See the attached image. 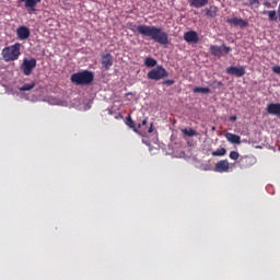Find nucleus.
I'll use <instances>...</instances> for the list:
<instances>
[{
	"label": "nucleus",
	"instance_id": "nucleus-1",
	"mask_svg": "<svg viewBox=\"0 0 280 280\" xmlns=\"http://www.w3.org/2000/svg\"><path fill=\"white\" fill-rule=\"evenodd\" d=\"M128 28L130 32L138 33L142 35V37L151 38V40L166 46L170 43L168 34L158 26H149V25H136L133 22L128 23Z\"/></svg>",
	"mask_w": 280,
	"mask_h": 280
},
{
	"label": "nucleus",
	"instance_id": "nucleus-2",
	"mask_svg": "<svg viewBox=\"0 0 280 280\" xmlns=\"http://www.w3.org/2000/svg\"><path fill=\"white\" fill-rule=\"evenodd\" d=\"M1 56H3V60L5 62H13L19 60L21 56V44L15 43L14 45L5 47L3 50H1Z\"/></svg>",
	"mask_w": 280,
	"mask_h": 280
},
{
	"label": "nucleus",
	"instance_id": "nucleus-3",
	"mask_svg": "<svg viewBox=\"0 0 280 280\" xmlns=\"http://www.w3.org/2000/svg\"><path fill=\"white\" fill-rule=\"evenodd\" d=\"M94 74L91 71L84 70L82 72H75L70 75V81L74 85H90L93 82Z\"/></svg>",
	"mask_w": 280,
	"mask_h": 280
},
{
	"label": "nucleus",
	"instance_id": "nucleus-4",
	"mask_svg": "<svg viewBox=\"0 0 280 280\" xmlns=\"http://www.w3.org/2000/svg\"><path fill=\"white\" fill-rule=\"evenodd\" d=\"M147 78L149 80L160 81L162 79L168 78V72L163 66H156L147 73Z\"/></svg>",
	"mask_w": 280,
	"mask_h": 280
},
{
	"label": "nucleus",
	"instance_id": "nucleus-5",
	"mask_svg": "<svg viewBox=\"0 0 280 280\" xmlns=\"http://www.w3.org/2000/svg\"><path fill=\"white\" fill-rule=\"evenodd\" d=\"M36 66H37L36 58H31V59L24 58L21 66V70L25 77H30L32 71L36 69Z\"/></svg>",
	"mask_w": 280,
	"mask_h": 280
},
{
	"label": "nucleus",
	"instance_id": "nucleus-6",
	"mask_svg": "<svg viewBox=\"0 0 280 280\" xmlns=\"http://www.w3.org/2000/svg\"><path fill=\"white\" fill-rule=\"evenodd\" d=\"M230 51H231V48L228 47L226 45H222V46L210 45L209 47V54L218 58H220L222 54L229 55Z\"/></svg>",
	"mask_w": 280,
	"mask_h": 280
},
{
	"label": "nucleus",
	"instance_id": "nucleus-7",
	"mask_svg": "<svg viewBox=\"0 0 280 280\" xmlns=\"http://www.w3.org/2000/svg\"><path fill=\"white\" fill-rule=\"evenodd\" d=\"M255 163H256V158L254 155H242L238 160V164L242 170H247L254 166Z\"/></svg>",
	"mask_w": 280,
	"mask_h": 280
},
{
	"label": "nucleus",
	"instance_id": "nucleus-8",
	"mask_svg": "<svg viewBox=\"0 0 280 280\" xmlns=\"http://www.w3.org/2000/svg\"><path fill=\"white\" fill-rule=\"evenodd\" d=\"M226 73L235 78H242L246 74V70L244 66H241V67L230 66L226 68Z\"/></svg>",
	"mask_w": 280,
	"mask_h": 280
},
{
	"label": "nucleus",
	"instance_id": "nucleus-9",
	"mask_svg": "<svg viewBox=\"0 0 280 280\" xmlns=\"http://www.w3.org/2000/svg\"><path fill=\"white\" fill-rule=\"evenodd\" d=\"M214 172L219 174L229 173L230 171V163L228 160H221L214 164Z\"/></svg>",
	"mask_w": 280,
	"mask_h": 280
},
{
	"label": "nucleus",
	"instance_id": "nucleus-10",
	"mask_svg": "<svg viewBox=\"0 0 280 280\" xmlns=\"http://www.w3.org/2000/svg\"><path fill=\"white\" fill-rule=\"evenodd\" d=\"M101 57H102L103 69L109 70V68L114 66V56L107 52V54H102Z\"/></svg>",
	"mask_w": 280,
	"mask_h": 280
},
{
	"label": "nucleus",
	"instance_id": "nucleus-11",
	"mask_svg": "<svg viewBox=\"0 0 280 280\" xmlns=\"http://www.w3.org/2000/svg\"><path fill=\"white\" fill-rule=\"evenodd\" d=\"M183 39L186 40L188 44H197L200 40V37L195 31H188L184 33Z\"/></svg>",
	"mask_w": 280,
	"mask_h": 280
},
{
	"label": "nucleus",
	"instance_id": "nucleus-12",
	"mask_svg": "<svg viewBox=\"0 0 280 280\" xmlns=\"http://www.w3.org/2000/svg\"><path fill=\"white\" fill-rule=\"evenodd\" d=\"M16 36L19 40H27L31 36V31L26 26H21L16 28Z\"/></svg>",
	"mask_w": 280,
	"mask_h": 280
},
{
	"label": "nucleus",
	"instance_id": "nucleus-13",
	"mask_svg": "<svg viewBox=\"0 0 280 280\" xmlns=\"http://www.w3.org/2000/svg\"><path fill=\"white\" fill-rule=\"evenodd\" d=\"M266 113L280 117V103H269L266 107Z\"/></svg>",
	"mask_w": 280,
	"mask_h": 280
},
{
	"label": "nucleus",
	"instance_id": "nucleus-14",
	"mask_svg": "<svg viewBox=\"0 0 280 280\" xmlns=\"http://www.w3.org/2000/svg\"><path fill=\"white\" fill-rule=\"evenodd\" d=\"M226 23L230 25L240 26L241 28L248 26V22L246 20L238 19V18L228 19Z\"/></svg>",
	"mask_w": 280,
	"mask_h": 280
},
{
	"label": "nucleus",
	"instance_id": "nucleus-15",
	"mask_svg": "<svg viewBox=\"0 0 280 280\" xmlns=\"http://www.w3.org/2000/svg\"><path fill=\"white\" fill-rule=\"evenodd\" d=\"M42 0H26L24 3V7L26 10H28L30 14L36 12L37 3H39Z\"/></svg>",
	"mask_w": 280,
	"mask_h": 280
},
{
	"label": "nucleus",
	"instance_id": "nucleus-16",
	"mask_svg": "<svg viewBox=\"0 0 280 280\" xmlns=\"http://www.w3.org/2000/svg\"><path fill=\"white\" fill-rule=\"evenodd\" d=\"M188 2L195 9H201L209 4V0H189Z\"/></svg>",
	"mask_w": 280,
	"mask_h": 280
},
{
	"label": "nucleus",
	"instance_id": "nucleus-17",
	"mask_svg": "<svg viewBox=\"0 0 280 280\" xmlns=\"http://www.w3.org/2000/svg\"><path fill=\"white\" fill-rule=\"evenodd\" d=\"M225 139L232 144H241V138L236 133H225Z\"/></svg>",
	"mask_w": 280,
	"mask_h": 280
},
{
	"label": "nucleus",
	"instance_id": "nucleus-18",
	"mask_svg": "<svg viewBox=\"0 0 280 280\" xmlns=\"http://www.w3.org/2000/svg\"><path fill=\"white\" fill-rule=\"evenodd\" d=\"M218 11H219V9L215 5H210L209 8L205 9L206 16H208L210 19L218 16Z\"/></svg>",
	"mask_w": 280,
	"mask_h": 280
},
{
	"label": "nucleus",
	"instance_id": "nucleus-19",
	"mask_svg": "<svg viewBox=\"0 0 280 280\" xmlns=\"http://www.w3.org/2000/svg\"><path fill=\"white\" fill-rule=\"evenodd\" d=\"M156 65H158V61L153 57H147L144 60V66L147 68H153V67H156Z\"/></svg>",
	"mask_w": 280,
	"mask_h": 280
},
{
	"label": "nucleus",
	"instance_id": "nucleus-20",
	"mask_svg": "<svg viewBox=\"0 0 280 280\" xmlns=\"http://www.w3.org/2000/svg\"><path fill=\"white\" fill-rule=\"evenodd\" d=\"M35 86H36V83L32 82L30 84H24L22 88H19V91H21V92H28V91L35 89Z\"/></svg>",
	"mask_w": 280,
	"mask_h": 280
},
{
	"label": "nucleus",
	"instance_id": "nucleus-21",
	"mask_svg": "<svg viewBox=\"0 0 280 280\" xmlns=\"http://www.w3.org/2000/svg\"><path fill=\"white\" fill-rule=\"evenodd\" d=\"M126 125H127L131 130H133L135 132L138 131L137 128H136V124H135L133 119L131 118V116H128V117L126 118Z\"/></svg>",
	"mask_w": 280,
	"mask_h": 280
},
{
	"label": "nucleus",
	"instance_id": "nucleus-22",
	"mask_svg": "<svg viewBox=\"0 0 280 280\" xmlns=\"http://www.w3.org/2000/svg\"><path fill=\"white\" fill-rule=\"evenodd\" d=\"M182 132H183L184 136H187V137H189V138H192V137H196V136H197V132H196L192 128L183 129Z\"/></svg>",
	"mask_w": 280,
	"mask_h": 280
},
{
	"label": "nucleus",
	"instance_id": "nucleus-23",
	"mask_svg": "<svg viewBox=\"0 0 280 280\" xmlns=\"http://www.w3.org/2000/svg\"><path fill=\"white\" fill-rule=\"evenodd\" d=\"M210 92H211L210 88H192V93L209 94Z\"/></svg>",
	"mask_w": 280,
	"mask_h": 280
},
{
	"label": "nucleus",
	"instance_id": "nucleus-24",
	"mask_svg": "<svg viewBox=\"0 0 280 280\" xmlns=\"http://www.w3.org/2000/svg\"><path fill=\"white\" fill-rule=\"evenodd\" d=\"M228 153L226 149L221 148L212 152V156H225Z\"/></svg>",
	"mask_w": 280,
	"mask_h": 280
},
{
	"label": "nucleus",
	"instance_id": "nucleus-25",
	"mask_svg": "<svg viewBox=\"0 0 280 280\" xmlns=\"http://www.w3.org/2000/svg\"><path fill=\"white\" fill-rule=\"evenodd\" d=\"M264 15H268L269 21H276L278 18L276 16V11H264Z\"/></svg>",
	"mask_w": 280,
	"mask_h": 280
},
{
	"label": "nucleus",
	"instance_id": "nucleus-26",
	"mask_svg": "<svg viewBox=\"0 0 280 280\" xmlns=\"http://www.w3.org/2000/svg\"><path fill=\"white\" fill-rule=\"evenodd\" d=\"M238 158H240V154H238L237 151H231V152H230V159H231L232 161H237Z\"/></svg>",
	"mask_w": 280,
	"mask_h": 280
},
{
	"label": "nucleus",
	"instance_id": "nucleus-27",
	"mask_svg": "<svg viewBox=\"0 0 280 280\" xmlns=\"http://www.w3.org/2000/svg\"><path fill=\"white\" fill-rule=\"evenodd\" d=\"M212 85H213L214 88L220 89V88L223 86V83H222V81H213Z\"/></svg>",
	"mask_w": 280,
	"mask_h": 280
},
{
	"label": "nucleus",
	"instance_id": "nucleus-28",
	"mask_svg": "<svg viewBox=\"0 0 280 280\" xmlns=\"http://www.w3.org/2000/svg\"><path fill=\"white\" fill-rule=\"evenodd\" d=\"M272 71H273V73L280 75V66H273Z\"/></svg>",
	"mask_w": 280,
	"mask_h": 280
},
{
	"label": "nucleus",
	"instance_id": "nucleus-29",
	"mask_svg": "<svg viewBox=\"0 0 280 280\" xmlns=\"http://www.w3.org/2000/svg\"><path fill=\"white\" fill-rule=\"evenodd\" d=\"M175 81L174 80H165L163 81V85H174Z\"/></svg>",
	"mask_w": 280,
	"mask_h": 280
},
{
	"label": "nucleus",
	"instance_id": "nucleus-30",
	"mask_svg": "<svg viewBox=\"0 0 280 280\" xmlns=\"http://www.w3.org/2000/svg\"><path fill=\"white\" fill-rule=\"evenodd\" d=\"M148 120H149V118H143L142 122L138 124V128L141 129L142 126L148 125Z\"/></svg>",
	"mask_w": 280,
	"mask_h": 280
},
{
	"label": "nucleus",
	"instance_id": "nucleus-31",
	"mask_svg": "<svg viewBox=\"0 0 280 280\" xmlns=\"http://www.w3.org/2000/svg\"><path fill=\"white\" fill-rule=\"evenodd\" d=\"M236 120H237V117H236V116H231V117H230V121L235 122Z\"/></svg>",
	"mask_w": 280,
	"mask_h": 280
},
{
	"label": "nucleus",
	"instance_id": "nucleus-32",
	"mask_svg": "<svg viewBox=\"0 0 280 280\" xmlns=\"http://www.w3.org/2000/svg\"><path fill=\"white\" fill-rule=\"evenodd\" d=\"M153 132V122H151V127H149L148 129V133H152Z\"/></svg>",
	"mask_w": 280,
	"mask_h": 280
},
{
	"label": "nucleus",
	"instance_id": "nucleus-33",
	"mask_svg": "<svg viewBox=\"0 0 280 280\" xmlns=\"http://www.w3.org/2000/svg\"><path fill=\"white\" fill-rule=\"evenodd\" d=\"M277 13H278V20H279V22H280V3H279V5H278V11H277Z\"/></svg>",
	"mask_w": 280,
	"mask_h": 280
},
{
	"label": "nucleus",
	"instance_id": "nucleus-34",
	"mask_svg": "<svg viewBox=\"0 0 280 280\" xmlns=\"http://www.w3.org/2000/svg\"><path fill=\"white\" fill-rule=\"evenodd\" d=\"M20 1H22V2L26 3V1H27V0H20Z\"/></svg>",
	"mask_w": 280,
	"mask_h": 280
}]
</instances>
